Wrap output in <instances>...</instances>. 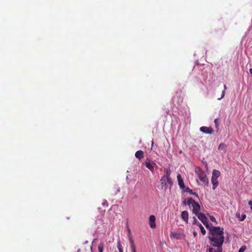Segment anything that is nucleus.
I'll list each match as a JSON object with an SVG mask.
<instances>
[{"mask_svg":"<svg viewBox=\"0 0 252 252\" xmlns=\"http://www.w3.org/2000/svg\"><path fill=\"white\" fill-rule=\"evenodd\" d=\"M211 183L213 185V189L215 190L216 188L218 187L219 182L218 181V179L215 178L214 177L211 178Z\"/></svg>","mask_w":252,"mask_h":252,"instance_id":"13","label":"nucleus"},{"mask_svg":"<svg viewBox=\"0 0 252 252\" xmlns=\"http://www.w3.org/2000/svg\"><path fill=\"white\" fill-rule=\"evenodd\" d=\"M236 216L238 218L240 221L244 220L246 217V215L245 214H243L241 216L239 213H237Z\"/></svg>","mask_w":252,"mask_h":252,"instance_id":"15","label":"nucleus"},{"mask_svg":"<svg viewBox=\"0 0 252 252\" xmlns=\"http://www.w3.org/2000/svg\"><path fill=\"white\" fill-rule=\"evenodd\" d=\"M187 204L188 205H191L192 207V213L193 214L196 215L199 213V212L200 210V206L198 202H195L192 198H189L188 199Z\"/></svg>","mask_w":252,"mask_h":252,"instance_id":"4","label":"nucleus"},{"mask_svg":"<svg viewBox=\"0 0 252 252\" xmlns=\"http://www.w3.org/2000/svg\"><path fill=\"white\" fill-rule=\"evenodd\" d=\"M104 243L100 242L98 246V250L99 252H103V248H104Z\"/></svg>","mask_w":252,"mask_h":252,"instance_id":"18","label":"nucleus"},{"mask_svg":"<svg viewBox=\"0 0 252 252\" xmlns=\"http://www.w3.org/2000/svg\"><path fill=\"white\" fill-rule=\"evenodd\" d=\"M127 231H128V237L132 236H131V231H130V229L128 227L127 228Z\"/></svg>","mask_w":252,"mask_h":252,"instance_id":"25","label":"nucleus"},{"mask_svg":"<svg viewBox=\"0 0 252 252\" xmlns=\"http://www.w3.org/2000/svg\"><path fill=\"white\" fill-rule=\"evenodd\" d=\"M220 175V172L216 169H214L212 172V177L218 179Z\"/></svg>","mask_w":252,"mask_h":252,"instance_id":"14","label":"nucleus"},{"mask_svg":"<svg viewBox=\"0 0 252 252\" xmlns=\"http://www.w3.org/2000/svg\"><path fill=\"white\" fill-rule=\"evenodd\" d=\"M131 250V252H136V247L134 246L133 247H130Z\"/></svg>","mask_w":252,"mask_h":252,"instance_id":"27","label":"nucleus"},{"mask_svg":"<svg viewBox=\"0 0 252 252\" xmlns=\"http://www.w3.org/2000/svg\"><path fill=\"white\" fill-rule=\"evenodd\" d=\"M200 130L202 132L205 133V134H212L214 130L212 128V127H207V126H201L200 128Z\"/></svg>","mask_w":252,"mask_h":252,"instance_id":"7","label":"nucleus"},{"mask_svg":"<svg viewBox=\"0 0 252 252\" xmlns=\"http://www.w3.org/2000/svg\"><path fill=\"white\" fill-rule=\"evenodd\" d=\"M193 235L194 237H196L197 235V232L196 231H193Z\"/></svg>","mask_w":252,"mask_h":252,"instance_id":"30","label":"nucleus"},{"mask_svg":"<svg viewBox=\"0 0 252 252\" xmlns=\"http://www.w3.org/2000/svg\"><path fill=\"white\" fill-rule=\"evenodd\" d=\"M251 209H252V207L251 208Z\"/></svg>","mask_w":252,"mask_h":252,"instance_id":"34","label":"nucleus"},{"mask_svg":"<svg viewBox=\"0 0 252 252\" xmlns=\"http://www.w3.org/2000/svg\"><path fill=\"white\" fill-rule=\"evenodd\" d=\"M218 119H216L214 121V122H215V126H216L217 127L219 126V124H218Z\"/></svg>","mask_w":252,"mask_h":252,"instance_id":"26","label":"nucleus"},{"mask_svg":"<svg viewBox=\"0 0 252 252\" xmlns=\"http://www.w3.org/2000/svg\"><path fill=\"white\" fill-rule=\"evenodd\" d=\"M196 216L198 217L199 220L205 225L206 228H209V224L208 223V219L205 215L202 213H199L196 215Z\"/></svg>","mask_w":252,"mask_h":252,"instance_id":"5","label":"nucleus"},{"mask_svg":"<svg viewBox=\"0 0 252 252\" xmlns=\"http://www.w3.org/2000/svg\"><path fill=\"white\" fill-rule=\"evenodd\" d=\"M135 156L140 160L144 158V152L141 150L137 151L135 154Z\"/></svg>","mask_w":252,"mask_h":252,"instance_id":"11","label":"nucleus"},{"mask_svg":"<svg viewBox=\"0 0 252 252\" xmlns=\"http://www.w3.org/2000/svg\"><path fill=\"white\" fill-rule=\"evenodd\" d=\"M198 226L200 228V231L202 234L205 235L206 234V230L204 229V227L200 223H198Z\"/></svg>","mask_w":252,"mask_h":252,"instance_id":"20","label":"nucleus"},{"mask_svg":"<svg viewBox=\"0 0 252 252\" xmlns=\"http://www.w3.org/2000/svg\"><path fill=\"white\" fill-rule=\"evenodd\" d=\"M223 87H224V90H223V91L222 92L221 97L220 98H218L219 100L221 99V98H222L224 96L225 91L226 90V87L225 85H223Z\"/></svg>","mask_w":252,"mask_h":252,"instance_id":"22","label":"nucleus"},{"mask_svg":"<svg viewBox=\"0 0 252 252\" xmlns=\"http://www.w3.org/2000/svg\"><path fill=\"white\" fill-rule=\"evenodd\" d=\"M156 218L155 216L151 215L149 217V225L151 228H155L156 226L155 223Z\"/></svg>","mask_w":252,"mask_h":252,"instance_id":"8","label":"nucleus"},{"mask_svg":"<svg viewBox=\"0 0 252 252\" xmlns=\"http://www.w3.org/2000/svg\"><path fill=\"white\" fill-rule=\"evenodd\" d=\"M117 247L119 250V252H123V248L120 240L117 242Z\"/></svg>","mask_w":252,"mask_h":252,"instance_id":"17","label":"nucleus"},{"mask_svg":"<svg viewBox=\"0 0 252 252\" xmlns=\"http://www.w3.org/2000/svg\"><path fill=\"white\" fill-rule=\"evenodd\" d=\"M195 172L197 174L199 180L208 186L209 184V180L205 172L199 167H197L195 168Z\"/></svg>","mask_w":252,"mask_h":252,"instance_id":"3","label":"nucleus"},{"mask_svg":"<svg viewBox=\"0 0 252 252\" xmlns=\"http://www.w3.org/2000/svg\"><path fill=\"white\" fill-rule=\"evenodd\" d=\"M226 146L224 143H221L218 147V150L225 151Z\"/></svg>","mask_w":252,"mask_h":252,"instance_id":"19","label":"nucleus"},{"mask_svg":"<svg viewBox=\"0 0 252 252\" xmlns=\"http://www.w3.org/2000/svg\"><path fill=\"white\" fill-rule=\"evenodd\" d=\"M198 223H199V222L198 221H197V222L195 224H196L198 226Z\"/></svg>","mask_w":252,"mask_h":252,"instance_id":"32","label":"nucleus"},{"mask_svg":"<svg viewBox=\"0 0 252 252\" xmlns=\"http://www.w3.org/2000/svg\"><path fill=\"white\" fill-rule=\"evenodd\" d=\"M210 234L209 236L211 244L215 247H217L216 250L214 248H209L207 252H222V245L224 242L223 229L220 227L212 226L209 229Z\"/></svg>","mask_w":252,"mask_h":252,"instance_id":"1","label":"nucleus"},{"mask_svg":"<svg viewBox=\"0 0 252 252\" xmlns=\"http://www.w3.org/2000/svg\"><path fill=\"white\" fill-rule=\"evenodd\" d=\"M146 167L148 168L152 173L154 172V165L156 163L154 161H151L150 160L146 161L145 162Z\"/></svg>","mask_w":252,"mask_h":252,"instance_id":"6","label":"nucleus"},{"mask_svg":"<svg viewBox=\"0 0 252 252\" xmlns=\"http://www.w3.org/2000/svg\"><path fill=\"white\" fill-rule=\"evenodd\" d=\"M210 219L212 221H214V222L216 221V219L214 216H210Z\"/></svg>","mask_w":252,"mask_h":252,"instance_id":"24","label":"nucleus"},{"mask_svg":"<svg viewBox=\"0 0 252 252\" xmlns=\"http://www.w3.org/2000/svg\"><path fill=\"white\" fill-rule=\"evenodd\" d=\"M184 191L186 192H189L191 194L194 195L196 197H198V195L197 194V193L195 192H193L192 190L191 189H190L189 188L187 187Z\"/></svg>","mask_w":252,"mask_h":252,"instance_id":"16","label":"nucleus"},{"mask_svg":"<svg viewBox=\"0 0 252 252\" xmlns=\"http://www.w3.org/2000/svg\"><path fill=\"white\" fill-rule=\"evenodd\" d=\"M177 180L178 182V185L181 189L185 188V185L183 180L182 178L181 175L180 174L177 175Z\"/></svg>","mask_w":252,"mask_h":252,"instance_id":"9","label":"nucleus"},{"mask_svg":"<svg viewBox=\"0 0 252 252\" xmlns=\"http://www.w3.org/2000/svg\"><path fill=\"white\" fill-rule=\"evenodd\" d=\"M184 204H186V201H184Z\"/></svg>","mask_w":252,"mask_h":252,"instance_id":"33","label":"nucleus"},{"mask_svg":"<svg viewBox=\"0 0 252 252\" xmlns=\"http://www.w3.org/2000/svg\"><path fill=\"white\" fill-rule=\"evenodd\" d=\"M246 249V247L245 246H242L240 249L239 250L238 252H244Z\"/></svg>","mask_w":252,"mask_h":252,"instance_id":"23","label":"nucleus"},{"mask_svg":"<svg viewBox=\"0 0 252 252\" xmlns=\"http://www.w3.org/2000/svg\"><path fill=\"white\" fill-rule=\"evenodd\" d=\"M182 219L186 222H188L189 219V214L186 211H184L181 213Z\"/></svg>","mask_w":252,"mask_h":252,"instance_id":"12","label":"nucleus"},{"mask_svg":"<svg viewBox=\"0 0 252 252\" xmlns=\"http://www.w3.org/2000/svg\"><path fill=\"white\" fill-rule=\"evenodd\" d=\"M248 204L251 206V208L252 207V201L250 200L249 201Z\"/></svg>","mask_w":252,"mask_h":252,"instance_id":"29","label":"nucleus"},{"mask_svg":"<svg viewBox=\"0 0 252 252\" xmlns=\"http://www.w3.org/2000/svg\"><path fill=\"white\" fill-rule=\"evenodd\" d=\"M250 72L251 74V75H252V68L250 69Z\"/></svg>","mask_w":252,"mask_h":252,"instance_id":"31","label":"nucleus"},{"mask_svg":"<svg viewBox=\"0 0 252 252\" xmlns=\"http://www.w3.org/2000/svg\"><path fill=\"white\" fill-rule=\"evenodd\" d=\"M182 235L178 232H170V237H173L176 239H181L182 238Z\"/></svg>","mask_w":252,"mask_h":252,"instance_id":"10","label":"nucleus"},{"mask_svg":"<svg viewBox=\"0 0 252 252\" xmlns=\"http://www.w3.org/2000/svg\"><path fill=\"white\" fill-rule=\"evenodd\" d=\"M165 174L161 177L160 182L162 189H167V183H168L169 185H172V181L170 178V175L171 171L167 169H164Z\"/></svg>","mask_w":252,"mask_h":252,"instance_id":"2","label":"nucleus"},{"mask_svg":"<svg viewBox=\"0 0 252 252\" xmlns=\"http://www.w3.org/2000/svg\"><path fill=\"white\" fill-rule=\"evenodd\" d=\"M193 219H194V221L193 222V224H196L197 222V220H196V219L195 218V217H193Z\"/></svg>","mask_w":252,"mask_h":252,"instance_id":"28","label":"nucleus"},{"mask_svg":"<svg viewBox=\"0 0 252 252\" xmlns=\"http://www.w3.org/2000/svg\"><path fill=\"white\" fill-rule=\"evenodd\" d=\"M128 239L130 242V247H133L134 246H135L134 240H133L132 236L128 237Z\"/></svg>","mask_w":252,"mask_h":252,"instance_id":"21","label":"nucleus"}]
</instances>
